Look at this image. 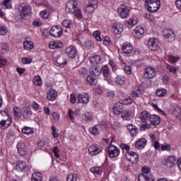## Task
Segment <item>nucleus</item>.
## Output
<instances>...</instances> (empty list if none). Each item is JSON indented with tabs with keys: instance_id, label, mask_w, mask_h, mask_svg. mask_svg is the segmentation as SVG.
Returning <instances> with one entry per match:
<instances>
[{
	"instance_id": "obj_1",
	"label": "nucleus",
	"mask_w": 181,
	"mask_h": 181,
	"mask_svg": "<svg viewBox=\"0 0 181 181\" xmlns=\"http://www.w3.org/2000/svg\"><path fill=\"white\" fill-rule=\"evenodd\" d=\"M10 125H12V118L5 111L0 110V128L7 129Z\"/></svg>"
},
{
	"instance_id": "obj_2",
	"label": "nucleus",
	"mask_w": 181,
	"mask_h": 181,
	"mask_svg": "<svg viewBox=\"0 0 181 181\" xmlns=\"http://www.w3.org/2000/svg\"><path fill=\"white\" fill-rule=\"evenodd\" d=\"M147 46L149 50L151 52H156V50H159L160 43L159 42V40H158V38L151 37L148 39Z\"/></svg>"
},
{
	"instance_id": "obj_3",
	"label": "nucleus",
	"mask_w": 181,
	"mask_h": 181,
	"mask_svg": "<svg viewBox=\"0 0 181 181\" xmlns=\"http://www.w3.org/2000/svg\"><path fill=\"white\" fill-rule=\"evenodd\" d=\"M98 6V1L97 0H89L85 6L86 13H93Z\"/></svg>"
},
{
	"instance_id": "obj_4",
	"label": "nucleus",
	"mask_w": 181,
	"mask_h": 181,
	"mask_svg": "<svg viewBox=\"0 0 181 181\" xmlns=\"http://www.w3.org/2000/svg\"><path fill=\"white\" fill-rule=\"evenodd\" d=\"M18 11L20 12V15L21 18L24 16H28L29 13L30 12V6L25 3H22L18 6Z\"/></svg>"
},
{
	"instance_id": "obj_5",
	"label": "nucleus",
	"mask_w": 181,
	"mask_h": 181,
	"mask_svg": "<svg viewBox=\"0 0 181 181\" xmlns=\"http://www.w3.org/2000/svg\"><path fill=\"white\" fill-rule=\"evenodd\" d=\"M163 36L167 42H173V40H175V32L172 29H164L163 31Z\"/></svg>"
},
{
	"instance_id": "obj_6",
	"label": "nucleus",
	"mask_w": 181,
	"mask_h": 181,
	"mask_svg": "<svg viewBox=\"0 0 181 181\" xmlns=\"http://www.w3.org/2000/svg\"><path fill=\"white\" fill-rule=\"evenodd\" d=\"M176 162H177V158H176L175 156H170L164 159L163 165L165 166V168H173V166L176 165Z\"/></svg>"
},
{
	"instance_id": "obj_7",
	"label": "nucleus",
	"mask_w": 181,
	"mask_h": 181,
	"mask_svg": "<svg viewBox=\"0 0 181 181\" xmlns=\"http://www.w3.org/2000/svg\"><path fill=\"white\" fill-rule=\"evenodd\" d=\"M156 76V69L152 66H148L145 69V72L144 74V78L146 80H151V78H153Z\"/></svg>"
},
{
	"instance_id": "obj_8",
	"label": "nucleus",
	"mask_w": 181,
	"mask_h": 181,
	"mask_svg": "<svg viewBox=\"0 0 181 181\" xmlns=\"http://www.w3.org/2000/svg\"><path fill=\"white\" fill-rule=\"evenodd\" d=\"M77 8V1L74 0H69L66 3L65 11L67 13H74V11Z\"/></svg>"
},
{
	"instance_id": "obj_9",
	"label": "nucleus",
	"mask_w": 181,
	"mask_h": 181,
	"mask_svg": "<svg viewBox=\"0 0 181 181\" xmlns=\"http://www.w3.org/2000/svg\"><path fill=\"white\" fill-rule=\"evenodd\" d=\"M107 151L110 158H117L120 153L119 148L114 145H110V146L107 148Z\"/></svg>"
},
{
	"instance_id": "obj_10",
	"label": "nucleus",
	"mask_w": 181,
	"mask_h": 181,
	"mask_svg": "<svg viewBox=\"0 0 181 181\" xmlns=\"http://www.w3.org/2000/svg\"><path fill=\"white\" fill-rule=\"evenodd\" d=\"M125 157L129 160V162H132V163H137L138 160H139L138 153L132 151L126 152Z\"/></svg>"
},
{
	"instance_id": "obj_11",
	"label": "nucleus",
	"mask_w": 181,
	"mask_h": 181,
	"mask_svg": "<svg viewBox=\"0 0 181 181\" xmlns=\"http://www.w3.org/2000/svg\"><path fill=\"white\" fill-rule=\"evenodd\" d=\"M77 100L79 104L87 105L90 103V95L86 93H81L77 95Z\"/></svg>"
},
{
	"instance_id": "obj_12",
	"label": "nucleus",
	"mask_w": 181,
	"mask_h": 181,
	"mask_svg": "<svg viewBox=\"0 0 181 181\" xmlns=\"http://www.w3.org/2000/svg\"><path fill=\"white\" fill-rule=\"evenodd\" d=\"M65 54L70 59H76L77 56V49L76 47L71 45L65 49Z\"/></svg>"
},
{
	"instance_id": "obj_13",
	"label": "nucleus",
	"mask_w": 181,
	"mask_h": 181,
	"mask_svg": "<svg viewBox=\"0 0 181 181\" xmlns=\"http://www.w3.org/2000/svg\"><path fill=\"white\" fill-rule=\"evenodd\" d=\"M88 152L91 156H94L98 155V153H101L103 152V148L98 144H93L88 148Z\"/></svg>"
},
{
	"instance_id": "obj_14",
	"label": "nucleus",
	"mask_w": 181,
	"mask_h": 181,
	"mask_svg": "<svg viewBox=\"0 0 181 181\" xmlns=\"http://www.w3.org/2000/svg\"><path fill=\"white\" fill-rule=\"evenodd\" d=\"M117 12L120 18L122 19H127V18H129V9H128V8L124 5L119 7Z\"/></svg>"
},
{
	"instance_id": "obj_15",
	"label": "nucleus",
	"mask_w": 181,
	"mask_h": 181,
	"mask_svg": "<svg viewBox=\"0 0 181 181\" xmlns=\"http://www.w3.org/2000/svg\"><path fill=\"white\" fill-rule=\"evenodd\" d=\"M145 33V30L141 26L136 27L132 31V36L134 39H141Z\"/></svg>"
},
{
	"instance_id": "obj_16",
	"label": "nucleus",
	"mask_w": 181,
	"mask_h": 181,
	"mask_svg": "<svg viewBox=\"0 0 181 181\" xmlns=\"http://www.w3.org/2000/svg\"><path fill=\"white\" fill-rule=\"evenodd\" d=\"M112 30L115 35H121L124 32V25L121 23H115L112 25Z\"/></svg>"
},
{
	"instance_id": "obj_17",
	"label": "nucleus",
	"mask_w": 181,
	"mask_h": 181,
	"mask_svg": "<svg viewBox=\"0 0 181 181\" xmlns=\"http://www.w3.org/2000/svg\"><path fill=\"white\" fill-rule=\"evenodd\" d=\"M54 60L57 62V66L63 67L67 64V59H66V55L60 54L54 57Z\"/></svg>"
},
{
	"instance_id": "obj_18",
	"label": "nucleus",
	"mask_w": 181,
	"mask_h": 181,
	"mask_svg": "<svg viewBox=\"0 0 181 181\" xmlns=\"http://www.w3.org/2000/svg\"><path fill=\"white\" fill-rule=\"evenodd\" d=\"M50 35L54 37H60L63 35V29L57 26H54L50 30Z\"/></svg>"
},
{
	"instance_id": "obj_19",
	"label": "nucleus",
	"mask_w": 181,
	"mask_h": 181,
	"mask_svg": "<svg viewBox=\"0 0 181 181\" xmlns=\"http://www.w3.org/2000/svg\"><path fill=\"white\" fill-rule=\"evenodd\" d=\"M21 112L24 119H29V118L32 117V110H30V107L28 106L21 109Z\"/></svg>"
},
{
	"instance_id": "obj_20",
	"label": "nucleus",
	"mask_w": 181,
	"mask_h": 181,
	"mask_svg": "<svg viewBox=\"0 0 181 181\" xmlns=\"http://www.w3.org/2000/svg\"><path fill=\"white\" fill-rule=\"evenodd\" d=\"M159 8H160V1L147 4V9L149 12H156L159 11Z\"/></svg>"
},
{
	"instance_id": "obj_21",
	"label": "nucleus",
	"mask_w": 181,
	"mask_h": 181,
	"mask_svg": "<svg viewBox=\"0 0 181 181\" xmlns=\"http://www.w3.org/2000/svg\"><path fill=\"white\" fill-rule=\"evenodd\" d=\"M138 25V18L136 16L130 17L128 21H126V26L129 29H132L134 26Z\"/></svg>"
},
{
	"instance_id": "obj_22",
	"label": "nucleus",
	"mask_w": 181,
	"mask_h": 181,
	"mask_svg": "<svg viewBox=\"0 0 181 181\" xmlns=\"http://www.w3.org/2000/svg\"><path fill=\"white\" fill-rule=\"evenodd\" d=\"M17 149L18 151V153L21 156H24V155H26V144H25L24 141H20L17 144Z\"/></svg>"
},
{
	"instance_id": "obj_23",
	"label": "nucleus",
	"mask_w": 181,
	"mask_h": 181,
	"mask_svg": "<svg viewBox=\"0 0 181 181\" xmlns=\"http://www.w3.org/2000/svg\"><path fill=\"white\" fill-rule=\"evenodd\" d=\"M146 139L145 138H141L137 139V141L134 144L135 148L137 149H144L145 146H146Z\"/></svg>"
},
{
	"instance_id": "obj_24",
	"label": "nucleus",
	"mask_w": 181,
	"mask_h": 181,
	"mask_svg": "<svg viewBox=\"0 0 181 181\" xmlns=\"http://www.w3.org/2000/svg\"><path fill=\"white\" fill-rule=\"evenodd\" d=\"M132 50H134V47L129 42H125L123 44L122 51L125 54H129L132 53Z\"/></svg>"
},
{
	"instance_id": "obj_25",
	"label": "nucleus",
	"mask_w": 181,
	"mask_h": 181,
	"mask_svg": "<svg viewBox=\"0 0 181 181\" xmlns=\"http://www.w3.org/2000/svg\"><path fill=\"white\" fill-rule=\"evenodd\" d=\"M151 118V114L148 111H142L140 114H139V119L141 122H148V119Z\"/></svg>"
},
{
	"instance_id": "obj_26",
	"label": "nucleus",
	"mask_w": 181,
	"mask_h": 181,
	"mask_svg": "<svg viewBox=\"0 0 181 181\" xmlns=\"http://www.w3.org/2000/svg\"><path fill=\"white\" fill-rule=\"evenodd\" d=\"M27 168L28 165H26L25 161L18 160L16 162V169L18 172H25Z\"/></svg>"
},
{
	"instance_id": "obj_27",
	"label": "nucleus",
	"mask_w": 181,
	"mask_h": 181,
	"mask_svg": "<svg viewBox=\"0 0 181 181\" xmlns=\"http://www.w3.org/2000/svg\"><path fill=\"white\" fill-rule=\"evenodd\" d=\"M49 49H60L63 47V42L60 40L51 41L49 43Z\"/></svg>"
},
{
	"instance_id": "obj_28",
	"label": "nucleus",
	"mask_w": 181,
	"mask_h": 181,
	"mask_svg": "<svg viewBox=\"0 0 181 181\" xmlns=\"http://www.w3.org/2000/svg\"><path fill=\"white\" fill-rule=\"evenodd\" d=\"M57 97V91L53 89H50L47 93V98L49 100V101H54Z\"/></svg>"
},
{
	"instance_id": "obj_29",
	"label": "nucleus",
	"mask_w": 181,
	"mask_h": 181,
	"mask_svg": "<svg viewBox=\"0 0 181 181\" xmlns=\"http://www.w3.org/2000/svg\"><path fill=\"white\" fill-rule=\"evenodd\" d=\"M123 105L122 103L117 102L115 103V105L113 107V112L116 115H119V114H121V112L123 111Z\"/></svg>"
},
{
	"instance_id": "obj_30",
	"label": "nucleus",
	"mask_w": 181,
	"mask_h": 181,
	"mask_svg": "<svg viewBox=\"0 0 181 181\" xmlns=\"http://www.w3.org/2000/svg\"><path fill=\"white\" fill-rule=\"evenodd\" d=\"M149 121L152 125H159L160 124V117L156 115H150Z\"/></svg>"
},
{
	"instance_id": "obj_31",
	"label": "nucleus",
	"mask_w": 181,
	"mask_h": 181,
	"mask_svg": "<svg viewBox=\"0 0 181 181\" xmlns=\"http://www.w3.org/2000/svg\"><path fill=\"white\" fill-rule=\"evenodd\" d=\"M89 60L93 66H95L101 63V57L99 55H92Z\"/></svg>"
},
{
	"instance_id": "obj_32",
	"label": "nucleus",
	"mask_w": 181,
	"mask_h": 181,
	"mask_svg": "<svg viewBox=\"0 0 181 181\" xmlns=\"http://www.w3.org/2000/svg\"><path fill=\"white\" fill-rule=\"evenodd\" d=\"M101 126L100 125H95L94 127L89 129V131L92 135H98L100 132H101Z\"/></svg>"
},
{
	"instance_id": "obj_33",
	"label": "nucleus",
	"mask_w": 181,
	"mask_h": 181,
	"mask_svg": "<svg viewBox=\"0 0 181 181\" xmlns=\"http://www.w3.org/2000/svg\"><path fill=\"white\" fill-rule=\"evenodd\" d=\"M23 47L25 50H32L35 47V44L30 40H25L23 42Z\"/></svg>"
},
{
	"instance_id": "obj_34",
	"label": "nucleus",
	"mask_w": 181,
	"mask_h": 181,
	"mask_svg": "<svg viewBox=\"0 0 181 181\" xmlns=\"http://www.w3.org/2000/svg\"><path fill=\"white\" fill-rule=\"evenodd\" d=\"M132 112H131V110H124L122 113V118L126 121H129V119L132 118Z\"/></svg>"
},
{
	"instance_id": "obj_35",
	"label": "nucleus",
	"mask_w": 181,
	"mask_h": 181,
	"mask_svg": "<svg viewBox=\"0 0 181 181\" xmlns=\"http://www.w3.org/2000/svg\"><path fill=\"white\" fill-rule=\"evenodd\" d=\"M142 94V91L141 90V86L139 85H136L134 86V89L132 93V97L136 98L139 97Z\"/></svg>"
},
{
	"instance_id": "obj_36",
	"label": "nucleus",
	"mask_w": 181,
	"mask_h": 181,
	"mask_svg": "<svg viewBox=\"0 0 181 181\" xmlns=\"http://www.w3.org/2000/svg\"><path fill=\"white\" fill-rule=\"evenodd\" d=\"M125 80H127L125 76H117L115 78V84H116V86H122V84L125 83Z\"/></svg>"
},
{
	"instance_id": "obj_37",
	"label": "nucleus",
	"mask_w": 181,
	"mask_h": 181,
	"mask_svg": "<svg viewBox=\"0 0 181 181\" xmlns=\"http://www.w3.org/2000/svg\"><path fill=\"white\" fill-rule=\"evenodd\" d=\"M43 179V175L40 173H33L32 175L31 180L32 181H42Z\"/></svg>"
},
{
	"instance_id": "obj_38",
	"label": "nucleus",
	"mask_w": 181,
	"mask_h": 181,
	"mask_svg": "<svg viewBox=\"0 0 181 181\" xmlns=\"http://www.w3.org/2000/svg\"><path fill=\"white\" fill-rule=\"evenodd\" d=\"M102 73L104 76V77L106 78V80L108 81V83H110V84H111V80H108V74H110V69H108V66L107 65H105L104 66H103L102 68Z\"/></svg>"
},
{
	"instance_id": "obj_39",
	"label": "nucleus",
	"mask_w": 181,
	"mask_h": 181,
	"mask_svg": "<svg viewBox=\"0 0 181 181\" xmlns=\"http://www.w3.org/2000/svg\"><path fill=\"white\" fill-rule=\"evenodd\" d=\"M138 179L139 181H155L152 177H148L146 174H140Z\"/></svg>"
},
{
	"instance_id": "obj_40",
	"label": "nucleus",
	"mask_w": 181,
	"mask_h": 181,
	"mask_svg": "<svg viewBox=\"0 0 181 181\" xmlns=\"http://www.w3.org/2000/svg\"><path fill=\"white\" fill-rule=\"evenodd\" d=\"M86 81L90 86H95L97 83L95 81V76L91 74L86 78Z\"/></svg>"
},
{
	"instance_id": "obj_41",
	"label": "nucleus",
	"mask_w": 181,
	"mask_h": 181,
	"mask_svg": "<svg viewBox=\"0 0 181 181\" xmlns=\"http://www.w3.org/2000/svg\"><path fill=\"white\" fill-rule=\"evenodd\" d=\"M167 71L172 74H176L179 71V66H173L170 64L167 65Z\"/></svg>"
},
{
	"instance_id": "obj_42",
	"label": "nucleus",
	"mask_w": 181,
	"mask_h": 181,
	"mask_svg": "<svg viewBox=\"0 0 181 181\" xmlns=\"http://www.w3.org/2000/svg\"><path fill=\"white\" fill-rule=\"evenodd\" d=\"M73 25V21L69 19H66L62 22V25L64 26V28H66V29H70V28H71Z\"/></svg>"
},
{
	"instance_id": "obj_43",
	"label": "nucleus",
	"mask_w": 181,
	"mask_h": 181,
	"mask_svg": "<svg viewBox=\"0 0 181 181\" xmlns=\"http://www.w3.org/2000/svg\"><path fill=\"white\" fill-rule=\"evenodd\" d=\"M13 117L16 119H19V118H21V117L22 116V112H19V107H15L13 108Z\"/></svg>"
},
{
	"instance_id": "obj_44",
	"label": "nucleus",
	"mask_w": 181,
	"mask_h": 181,
	"mask_svg": "<svg viewBox=\"0 0 181 181\" xmlns=\"http://www.w3.org/2000/svg\"><path fill=\"white\" fill-rule=\"evenodd\" d=\"M90 172L94 175H101L103 173V168L101 167H93L90 168Z\"/></svg>"
},
{
	"instance_id": "obj_45",
	"label": "nucleus",
	"mask_w": 181,
	"mask_h": 181,
	"mask_svg": "<svg viewBox=\"0 0 181 181\" xmlns=\"http://www.w3.org/2000/svg\"><path fill=\"white\" fill-rule=\"evenodd\" d=\"M90 74H92V76H94L95 77H97L98 76L101 74V68H100V66H95L90 72Z\"/></svg>"
},
{
	"instance_id": "obj_46",
	"label": "nucleus",
	"mask_w": 181,
	"mask_h": 181,
	"mask_svg": "<svg viewBox=\"0 0 181 181\" xmlns=\"http://www.w3.org/2000/svg\"><path fill=\"white\" fill-rule=\"evenodd\" d=\"M33 83L35 86H40L43 83L42 82V78L40 76H36L33 78Z\"/></svg>"
},
{
	"instance_id": "obj_47",
	"label": "nucleus",
	"mask_w": 181,
	"mask_h": 181,
	"mask_svg": "<svg viewBox=\"0 0 181 181\" xmlns=\"http://www.w3.org/2000/svg\"><path fill=\"white\" fill-rule=\"evenodd\" d=\"M22 132L25 134V135H31V134H33L34 131L32 127H25L22 129Z\"/></svg>"
},
{
	"instance_id": "obj_48",
	"label": "nucleus",
	"mask_w": 181,
	"mask_h": 181,
	"mask_svg": "<svg viewBox=\"0 0 181 181\" xmlns=\"http://www.w3.org/2000/svg\"><path fill=\"white\" fill-rule=\"evenodd\" d=\"M166 95V89L165 88H159L156 90V96L157 97H165Z\"/></svg>"
},
{
	"instance_id": "obj_49",
	"label": "nucleus",
	"mask_w": 181,
	"mask_h": 181,
	"mask_svg": "<svg viewBox=\"0 0 181 181\" xmlns=\"http://www.w3.org/2000/svg\"><path fill=\"white\" fill-rule=\"evenodd\" d=\"M74 16L76 17L77 19H83V13L81 11L78 9V7L74 11Z\"/></svg>"
},
{
	"instance_id": "obj_50",
	"label": "nucleus",
	"mask_w": 181,
	"mask_h": 181,
	"mask_svg": "<svg viewBox=\"0 0 181 181\" xmlns=\"http://www.w3.org/2000/svg\"><path fill=\"white\" fill-rule=\"evenodd\" d=\"M77 174H69L66 178L67 181H77Z\"/></svg>"
},
{
	"instance_id": "obj_51",
	"label": "nucleus",
	"mask_w": 181,
	"mask_h": 181,
	"mask_svg": "<svg viewBox=\"0 0 181 181\" xmlns=\"http://www.w3.org/2000/svg\"><path fill=\"white\" fill-rule=\"evenodd\" d=\"M8 33V28L4 25H0V35L5 36Z\"/></svg>"
},
{
	"instance_id": "obj_52",
	"label": "nucleus",
	"mask_w": 181,
	"mask_h": 181,
	"mask_svg": "<svg viewBox=\"0 0 181 181\" xmlns=\"http://www.w3.org/2000/svg\"><path fill=\"white\" fill-rule=\"evenodd\" d=\"M120 148L122 149L123 152H131L129 149H131V147H129V145L125 144H120Z\"/></svg>"
},
{
	"instance_id": "obj_53",
	"label": "nucleus",
	"mask_w": 181,
	"mask_h": 181,
	"mask_svg": "<svg viewBox=\"0 0 181 181\" xmlns=\"http://www.w3.org/2000/svg\"><path fill=\"white\" fill-rule=\"evenodd\" d=\"M11 1L12 0H4L3 2L4 6H5L6 9H11V8H12V3Z\"/></svg>"
},
{
	"instance_id": "obj_54",
	"label": "nucleus",
	"mask_w": 181,
	"mask_h": 181,
	"mask_svg": "<svg viewBox=\"0 0 181 181\" xmlns=\"http://www.w3.org/2000/svg\"><path fill=\"white\" fill-rule=\"evenodd\" d=\"M79 74L82 76V77H86V76H87V74H88V71L83 67V68H81L79 69Z\"/></svg>"
},
{
	"instance_id": "obj_55",
	"label": "nucleus",
	"mask_w": 181,
	"mask_h": 181,
	"mask_svg": "<svg viewBox=\"0 0 181 181\" xmlns=\"http://www.w3.org/2000/svg\"><path fill=\"white\" fill-rule=\"evenodd\" d=\"M85 46L87 47V49H93V47L94 46L93 42L90 40H85Z\"/></svg>"
},
{
	"instance_id": "obj_56",
	"label": "nucleus",
	"mask_w": 181,
	"mask_h": 181,
	"mask_svg": "<svg viewBox=\"0 0 181 181\" xmlns=\"http://www.w3.org/2000/svg\"><path fill=\"white\" fill-rule=\"evenodd\" d=\"M93 36L98 42H101V34L100 33V31L98 30L95 31L93 33Z\"/></svg>"
},
{
	"instance_id": "obj_57",
	"label": "nucleus",
	"mask_w": 181,
	"mask_h": 181,
	"mask_svg": "<svg viewBox=\"0 0 181 181\" xmlns=\"http://www.w3.org/2000/svg\"><path fill=\"white\" fill-rule=\"evenodd\" d=\"M103 43L105 46H110V45H111V39L110 37H105L103 38Z\"/></svg>"
},
{
	"instance_id": "obj_58",
	"label": "nucleus",
	"mask_w": 181,
	"mask_h": 181,
	"mask_svg": "<svg viewBox=\"0 0 181 181\" xmlns=\"http://www.w3.org/2000/svg\"><path fill=\"white\" fill-rule=\"evenodd\" d=\"M83 118L87 121H91L93 119V115L87 112L83 115Z\"/></svg>"
},
{
	"instance_id": "obj_59",
	"label": "nucleus",
	"mask_w": 181,
	"mask_h": 181,
	"mask_svg": "<svg viewBox=\"0 0 181 181\" xmlns=\"http://www.w3.org/2000/svg\"><path fill=\"white\" fill-rule=\"evenodd\" d=\"M124 71L126 74H132V70L131 69V65H125L124 67Z\"/></svg>"
},
{
	"instance_id": "obj_60",
	"label": "nucleus",
	"mask_w": 181,
	"mask_h": 181,
	"mask_svg": "<svg viewBox=\"0 0 181 181\" xmlns=\"http://www.w3.org/2000/svg\"><path fill=\"white\" fill-rule=\"evenodd\" d=\"M145 18L150 21V22H155V18L153 15L151 14V13H146L145 15Z\"/></svg>"
},
{
	"instance_id": "obj_61",
	"label": "nucleus",
	"mask_w": 181,
	"mask_h": 181,
	"mask_svg": "<svg viewBox=\"0 0 181 181\" xmlns=\"http://www.w3.org/2000/svg\"><path fill=\"white\" fill-rule=\"evenodd\" d=\"M40 15L42 19H47V18H49V12L47 11V10H44L41 11Z\"/></svg>"
},
{
	"instance_id": "obj_62",
	"label": "nucleus",
	"mask_w": 181,
	"mask_h": 181,
	"mask_svg": "<svg viewBox=\"0 0 181 181\" xmlns=\"http://www.w3.org/2000/svg\"><path fill=\"white\" fill-rule=\"evenodd\" d=\"M53 152L55 158H59L60 156V150H59V147H54L53 149Z\"/></svg>"
},
{
	"instance_id": "obj_63",
	"label": "nucleus",
	"mask_w": 181,
	"mask_h": 181,
	"mask_svg": "<svg viewBox=\"0 0 181 181\" xmlns=\"http://www.w3.org/2000/svg\"><path fill=\"white\" fill-rule=\"evenodd\" d=\"M171 149L170 144L161 145V151H170Z\"/></svg>"
},
{
	"instance_id": "obj_64",
	"label": "nucleus",
	"mask_w": 181,
	"mask_h": 181,
	"mask_svg": "<svg viewBox=\"0 0 181 181\" xmlns=\"http://www.w3.org/2000/svg\"><path fill=\"white\" fill-rule=\"evenodd\" d=\"M174 112L175 115H179L181 112V106L180 105H176L174 109Z\"/></svg>"
}]
</instances>
